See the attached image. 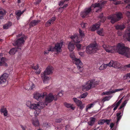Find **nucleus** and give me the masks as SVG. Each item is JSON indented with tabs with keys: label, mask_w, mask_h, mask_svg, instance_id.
I'll return each instance as SVG.
<instances>
[{
	"label": "nucleus",
	"mask_w": 130,
	"mask_h": 130,
	"mask_svg": "<svg viewBox=\"0 0 130 130\" xmlns=\"http://www.w3.org/2000/svg\"><path fill=\"white\" fill-rule=\"evenodd\" d=\"M88 93L87 92H85V93L82 94L79 97V98H85L87 95Z\"/></svg>",
	"instance_id": "e433bc0d"
},
{
	"label": "nucleus",
	"mask_w": 130,
	"mask_h": 130,
	"mask_svg": "<svg viewBox=\"0 0 130 130\" xmlns=\"http://www.w3.org/2000/svg\"><path fill=\"white\" fill-rule=\"evenodd\" d=\"M62 91H61L60 92H59L57 94V95H56V98L57 99L58 96H62Z\"/></svg>",
	"instance_id": "3c124183"
},
{
	"label": "nucleus",
	"mask_w": 130,
	"mask_h": 130,
	"mask_svg": "<svg viewBox=\"0 0 130 130\" xmlns=\"http://www.w3.org/2000/svg\"><path fill=\"white\" fill-rule=\"evenodd\" d=\"M46 93L44 92L42 94L37 93L35 94L34 96V98L36 99L37 101H39L41 99L44 98L45 97H46L45 100L43 102H39V103H42V104H44L43 108L45 105L47 106L48 103L51 102L53 100H57V98H56V95H53L52 93H50L47 96H46Z\"/></svg>",
	"instance_id": "f257e3e1"
},
{
	"label": "nucleus",
	"mask_w": 130,
	"mask_h": 130,
	"mask_svg": "<svg viewBox=\"0 0 130 130\" xmlns=\"http://www.w3.org/2000/svg\"><path fill=\"white\" fill-rule=\"evenodd\" d=\"M73 100L77 105L79 107V108L80 109L82 110L85 107V104H83L81 101L75 98H73Z\"/></svg>",
	"instance_id": "4468645a"
},
{
	"label": "nucleus",
	"mask_w": 130,
	"mask_h": 130,
	"mask_svg": "<svg viewBox=\"0 0 130 130\" xmlns=\"http://www.w3.org/2000/svg\"><path fill=\"white\" fill-rule=\"evenodd\" d=\"M100 19V20L99 22H100L101 24V22L104 23L105 22L106 20V18L105 17H103L102 18H101Z\"/></svg>",
	"instance_id": "8fccbe9b"
},
{
	"label": "nucleus",
	"mask_w": 130,
	"mask_h": 130,
	"mask_svg": "<svg viewBox=\"0 0 130 130\" xmlns=\"http://www.w3.org/2000/svg\"><path fill=\"white\" fill-rule=\"evenodd\" d=\"M0 111L1 113H3L4 116H7L8 114V111L6 108L4 106H2L1 107Z\"/></svg>",
	"instance_id": "412c9836"
},
{
	"label": "nucleus",
	"mask_w": 130,
	"mask_h": 130,
	"mask_svg": "<svg viewBox=\"0 0 130 130\" xmlns=\"http://www.w3.org/2000/svg\"><path fill=\"white\" fill-rule=\"evenodd\" d=\"M6 13V11L4 10H0V19H2Z\"/></svg>",
	"instance_id": "473e14b6"
},
{
	"label": "nucleus",
	"mask_w": 130,
	"mask_h": 130,
	"mask_svg": "<svg viewBox=\"0 0 130 130\" xmlns=\"http://www.w3.org/2000/svg\"><path fill=\"white\" fill-rule=\"evenodd\" d=\"M18 48L16 47L12 48L11 49L9 52V54L11 55L14 54L15 52L17 51Z\"/></svg>",
	"instance_id": "a878e982"
},
{
	"label": "nucleus",
	"mask_w": 130,
	"mask_h": 130,
	"mask_svg": "<svg viewBox=\"0 0 130 130\" xmlns=\"http://www.w3.org/2000/svg\"><path fill=\"white\" fill-rule=\"evenodd\" d=\"M25 39V37H22L21 38L18 39L15 41L13 44V45L15 46L18 47L20 46L22 44H24L25 42L24 40Z\"/></svg>",
	"instance_id": "9b49d317"
},
{
	"label": "nucleus",
	"mask_w": 130,
	"mask_h": 130,
	"mask_svg": "<svg viewBox=\"0 0 130 130\" xmlns=\"http://www.w3.org/2000/svg\"><path fill=\"white\" fill-rule=\"evenodd\" d=\"M125 26L124 24H121L120 25H117L116 26V29L118 30H122L125 28Z\"/></svg>",
	"instance_id": "7c9ffc66"
},
{
	"label": "nucleus",
	"mask_w": 130,
	"mask_h": 130,
	"mask_svg": "<svg viewBox=\"0 0 130 130\" xmlns=\"http://www.w3.org/2000/svg\"><path fill=\"white\" fill-rule=\"evenodd\" d=\"M40 21V20H33L30 23L29 26L30 27H33L37 25Z\"/></svg>",
	"instance_id": "b1692460"
},
{
	"label": "nucleus",
	"mask_w": 130,
	"mask_h": 130,
	"mask_svg": "<svg viewBox=\"0 0 130 130\" xmlns=\"http://www.w3.org/2000/svg\"><path fill=\"white\" fill-rule=\"evenodd\" d=\"M94 105L93 103L90 104L87 106L86 108L87 109H90L91 107H92Z\"/></svg>",
	"instance_id": "49530a36"
},
{
	"label": "nucleus",
	"mask_w": 130,
	"mask_h": 130,
	"mask_svg": "<svg viewBox=\"0 0 130 130\" xmlns=\"http://www.w3.org/2000/svg\"><path fill=\"white\" fill-rule=\"evenodd\" d=\"M43 126L46 127H48L50 126V124L47 122H44L43 123Z\"/></svg>",
	"instance_id": "09e8293b"
},
{
	"label": "nucleus",
	"mask_w": 130,
	"mask_h": 130,
	"mask_svg": "<svg viewBox=\"0 0 130 130\" xmlns=\"http://www.w3.org/2000/svg\"><path fill=\"white\" fill-rule=\"evenodd\" d=\"M125 14L128 18L130 19V12L127 11L125 13Z\"/></svg>",
	"instance_id": "864d4df0"
},
{
	"label": "nucleus",
	"mask_w": 130,
	"mask_h": 130,
	"mask_svg": "<svg viewBox=\"0 0 130 130\" xmlns=\"http://www.w3.org/2000/svg\"><path fill=\"white\" fill-rule=\"evenodd\" d=\"M97 50L98 46L96 43H92L87 47L86 52L87 54H91L95 53Z\"/></svg>",
	"instance_id": "0eeeda50"
},
{
	"label": "nucleus",
	"mask_w": 130,
	"mask_h": 130,
	"mask_svg": "<svg viewBox=\"0 0 130 130\" xmlns=\"http://www.w3.org/2000/svg\"><path fill=\"white\" fill-rule=\"evenodd\" d=\"M107 66H109V63L108 64L103 63L99 68V69L100 70H103L106 69Z\"/></svg>",
	"instance_id": "c756f323"
},
{
	"label": "nucleus",
	"mask_w": 130,
	"mask_h": 130,
	"mask_svg": "<svg viewBox=\"0 0 130 130\" xmlns=\"http://www.w3.org/2000/svg\"><path fill=\"white\" fill-rule=\"evenodd\" d=\"M21 126L23 130H26V129L27 127L26 126H23L22 125H21Z\"/></svg>",
	"instance_id": "680f3d73"
},
{
	"label": "nucleus",
	"mask_w": 130,
	"mask_h": 130,
	"mask_svg": "<svg viewBox=\"0 0 130 130\" xmlns=\"http://www.w3.org/2000/svg\"><path fill=\"white\" fill-rule=\"evenodd\" d=\"M35 85L34 84L32 83L31 85L30 86L29 88H28L27 87H26L25 89L26 90H31L32 89H33Z\"/></svg>",
	"instance_id": "79ce46f5"
},
{
	"label": "nucleus",
	"mask_w": 130,
	"mask_h": 130,
	"mask_svg": "<svg viewBox=\"0 0 130 130\" xmlns=\"http://www.w3.org/2000/svg\"><path fill=\"white\" fill-rule=\"evenodd\" d=\"M5 60V58L3 57H2L1 58V56H0V66H7V64L6 63Z\"/></svg>",
	"instance_id": "4be33fe9"
},
{
	"label": "nucleus",
	"mask_w": 130,
	"mask_h": 130,
	"mask_svg": "<svg viewBox=\"0 0 130 130\" xmlns=\"http://www.w3.org/2000/svg\"><path fill=\"white\" fill-rule=\"evenodd\" d=\"M124 90L123 88L116 89L112 90V93H115L116 92L121 91Z\"/></svg>",
	"instance_id": "37998d69"
},
{
	"label": "nucleus",
	"mask_w": 130,
	"mask_h": 130,
	"mask_svg": "<svg viewBox=\"0 0 130 130\" xmlns=\"http://www.w3.org/2000/svg\"><path fill=\"white\" fill-rule=\"evenodd\" d=\"M79 36L74 35L71 36L70 38L73 40L75 43H79L82 40V38L84 36V34L80 29H79Z\"/></svg>",
	"instance_id": "423d86ee"
},
{
	"label": "nucleus",
	"mask_w": 130,
	"mask_h": 130,
	"mask_svg": "<svg viewBox=\"0 0 130 130\" xmlns=\"http://www.w3.org/2000/svg\"><path fill=\"white\" fill-rule=\"evenodd\" d=\"M63 43V42H58L56 43L54 47L52 46V48L53 51L57 52V53L61 52L62 51L61 48Z\"/></svg>",
	"instance_id": "1a4fd4ad"
},
{
	"label": "nucleus",
	"mask_w": 130,
	"mask_h": 130,
	"mask_svg": "<svg viewBox=\"0 0 130 130\" xmlns=\"http://www.w3.org/2000/svg\"><path fill=\"white\" fill-rule=\"evenodd\" d=\"M87 25V24L85 23H82L81 24V26L83 28H85Z\"/></svg>",
	"instance_id": "5fc2aeb1"
},
{
	"label": "nucleus",
	"mask_w": 130,
	"mask_h": 130,
	"mask_svg": "<svg viewBox=\"0 0 130 130\" xmlns=\"http://www.w3.org/2000/svg\"><path fill=\"white\" fill-rule=\"evenodd\" d=\"M24 11H23L22 12H21L20 10H18L16 11L15 14L17 16L20 17Z\"/></svg>",
	"instance_id": "c9c22d12"
},
{
	"label": "nucleus",
	"mask_w": 130,
	"mask_h": 130,
	"mask_svg": "<svg viewBox=\"0 0 130 130\" xmlns=\"http://www.w3.org/2000/svg\"><path fill=\"white\" fill-rule=\"evenodd\" d=\"M49 51L53 52L52 48V46H51L49 47L48 48L47 50H45L44 52V54H48Z\"/></svg>",
	"instance_id": "f704fd0d"
},
{
	"label": "nucleus",
	"mask_w": 130,
	"mask_h": 130,
	"mask_svg": "<svg viewBox=\"0 0 130 130\" xmlns=\"http://www.w3.org/2000/svg\"><path fill=\"white\" fill-rule=\"evenodd\" d=\"M93 81V80H90L86 82V84L83 87V90L88 91L90 90L91 88L93 87H92V85L91 83Z\"/></svg>",
	"instance_id": "ddd939ff"
},
{
	"label": "nucleus",
	"mask_w": 130,
	"mask_h": 130,
	"mask_svg": "<svg viewBox=\"0 0 130 130\" xmlns=\"http://www.w3.org/2000/svg\"><path fill=\"white\" fill-rule=\"evenodd\" d=\"M101 25L100 22H98L92 25L90 27L91 30L92 31H94L95 30L98 29L100 28Z\"/></svg>",
	"instance_id": "a211bd4d"
},
{
	"label": "nucleus",
	"mask_w": 130,
	"mask_h": 130,
	"mask_svg": "<svg viewBox=\"0 0 130 130\" xmlns=\"http://www.w3.org/2000/svg\"><path fill=\"white\" fill-rule=\"evenodd\" d=\"M126 78L125 79H127L128 77L130 78V73L126 74Z\"/></svg>",
	"instance_id": "338daca9"
},
{
	"label": "nucleus",
	"mask_w": 130,
	"mask_h": 130,
	"mask_svg": "<svg viewBox=\"0 0 130 130\" xmlns=\"http://www.w3.org/2000/svg\"><path fill=\"white\" fill-rule=\"evenodd\" d=\"M64 106L68 108H70L71 109L74 110V107H72L73 105L70 104H69L67 102H65L64 104Z\"/></svg>",
	"instance_id": "cd10ccee"
},
{
	"label": "nucleus",
	"mask_w": 130,
	"mask_h": 130,
	"mask_svg": "<svg viewBox=\"0 0 130 130\" xmlns=\"http://www.w3.org/2000/svg\"><path fill=\"white\" fill-rule=\"evenodd\" d=\"M103 47L107 52L113 53L116 50L118 52V51L117 49L118 45L117 46H112L108 45H103Z\"/></svg>",
	"instance_id": "6e6552de"
},
{
	"label": "nucleus",
	"mask_w": 130,
	"mask_h": 130,
	"mask_svg": "<svg viewBox=\"0 0 130 130\" xmlns=\"http://www.w3.org/2000/svg\"><path fill=\"white\" fill-rule=\"evenodd\" d=\"M107 18L108 19L110 20V22L114 24L122 18V14L121 12H119L116 14L110 15Z\"/></svg>",
	"instance_id": "39448f33"
},
{
	"label": "nucleus",
	"mask_w": 130,
	"mask_h": 130,
	"mask_svg": "<svg viewBox=\"0 0 130 130\" xmlns=\"http://www.w3.org/2000/svg\"><path fill=\"white\" fill-rule=\"evenodd\" d=\"M125 67L130 68V63L129 64L126 65L124 66V68Z\"/></svg>",
	"instance_id": "69168bd1"
},
{
	"label": "nucleus",
	"mask_w": 130,
	"mask_h": 130,
	"mask_svg": "<svg viewBox=\"0 0 130 130\" xmlns=\"http://www.w3.org/2000/svg\"><path fill=\"white\" fill-rule=\"evenodd\" d=\"M8 77V75L6 73H4L0 77V84H4L6 83Z\"/></svg>",
	"instance_id": "dca6fc26"
},
{
	"label": "nucleus",
	"mask_w": 130,
	"mask_h": 130,
	"mask_svg": "<svg viewBox=\"0 0 130 130\" xmlns=\"http://www.w3.org/2000/svg\"><path fill=\"white\" fill-rule=\"evenodd\" d=\"M32 68L33 69L35 70H37L39 68V66L37 65L36 66L32 67Z\"/></svg>",
	"instance_id": "4d7b16f0"
},
{
	"label": "nucleus",
	"mask_w": 130,
	"mask_h": 130,
	"mask_svg": "<svg viewBox=\"0 0 130 130\" xmlns=\"http://www.w3.org/2000/svg\"><path fill=\"white\" fill-rule=\"evenodd\" d=\"M124 2L126 3H130V0H125Z\"/></svg>",
	"instance_id": "774afa93"
},
{
	"label": "nucleus",
	"mask_w": 130,
	"mask_h": 130,
	"mask_svg": "<svg viewBox=\"0 0 130 130\" xmlns=\"http://www.w3.org/2000/svg\"><path fill=\"white\" fill-rule=\"evenodd\" d=\"M53 68L51 66H49L46 68L43 73L41 74V76L43 79V82L45 83H47V81L50 79V77L47 76L53 73Z\"/></svg>",
	"instance_id": "20e7f679"
},
{
	"label": "nucleus",
	"mask_w": 130,
	"mask_h": 130,
	"mask_svg": "<svg viewBox=\"0 0 130 130\" xmlns=\"http://www.w3.org/2000/svg\"><path fill=\"white\" fill-rule=\"evenodd\" d=\"M73 61L74 63L76 65L79 72H82L83 70V68L82 67L83 63L80 60L79 58H75L74 60Z\"/></svg>",
	"instance_id": "f8f14e48"
},
{
	"label": "nucleus",
	"mask_w": 130,
	"mask_h": 130,
	"mask_svg": "<svg viewBox=\"0 0 130 130\" xmlns=\"http://www.w3.org/2000/svg\"><path fill=\"white\" fill-rule=\"evenodd\" d=\"M105 119H101L98 121V124H99L103 125L105 122Z\"/></svg>",
	"instance_id": "a19ab883"
},
{
	"label": "nucleus",
	"mask_w": 130,
	"mask_h": 130,
	"mask_svg": "<svg viewBox=\"0 0 130 130\" xmlns=\"http://www.w3.org/2000/svg\"><path fill=\"white\" fill-rule=\"evenodd\" d=\"M52 23V22H51L50 19L46 23L45 26L46 27H48L50 26L51 24Z\"/></svg>",
	"instance_id": "ea45409f"
},
{
	"label": "nucleus",
	"mask_w": 130,
	"mask_h": 130,
	"mask_svg": "<svg viewBox=\"0 0 130 130\" xmlns=\"http://www.w3.org/2000/svg\"><path fill=\"white\" fill-rule=\"evenodd\" d=\"M51 22H52V23L54 22L56 20V18L55 17H52L50 19Z\"/></svg>",
	"instance_id": "6e6d98bb"
},
{
	"label": "nucleus",
	"mask_w": 130,
	"mask_h": 130,
	"mask_svg": "<svg viewBox=\"0 0 130 130\" xmlns=\"http://www.w3.org/2000/svg\"><path fill=\"white\" fill-rule=\"evenodd\" d=\"M123 99V97L122 98L117 102L116 103V102L112 106H113L115 107L113 109V110L114 111L117 109L118 107L119 106L121 103Z\"/></svg>",
	"instance_id": "393cba45"
},
{
	"label": "nucleus",
	"mask_w": 130,
	"mask_h": 130,
	"mask_svg": "<svg viewBox=\"0 0 130 130\" xmlns=\"http://www.w3.org/2000/svg\"><path fill=\"white\" fill-rule=\"evenodd\" d=\"M107 2L106 1H103L101 3H99L98 4H92V6L94 7V8L96 7H98L99 8L98 11H99L101 10L102 8V7L104 6V4H105Z\"/></svg>",
	"instance_id": "f3484780"
},
{
	"label": "nucleus",
	"mask_w": 130,
	"mask_h": 130,
	"mask_svg": "<svg viewBox=\"0 0 130 130\" xmlns=\"http://www.w3.org/2000/svg\"><path fill=\"white\" fill-rule=\"evenodd\" d=\"M114 123H110V128L111 129L114 126Z\"/></svg>",
	"instance_id": "e2e57ef3"
},
{
	"label": "nucleus",
	"mask_w": 130,
	"mask_h": 130,
	"mask_svg": "<svg viewBox=\"0 0 130 130\" xmlns=\"http://www.w3.org/2000/svg\"><path fill=\"white\" fill-rule=\"evenodd\" d=\"M33 124L35 126H38L39 125V122L37 120H33L32 122Z\"/></svg>",
	"instance_id": "2f4dec72"
},
{
	"label": "nucleus",
	"mask_w": 130,
	"mask_h": 130,
	"mask_svg": "<svg viewBox=\"0 0 130 130\" xmlns=\"http://www.w3.org/2000/svg\"><path fill=\"white\" fill-rule=\"evenodd\" d=\"M76 46L78 49H80L81 47V45L80 44H77L76 45Z\"/></svg>",
	"instance_id": "052dcab7"
},
{
	"label": "nucleus",
	"mask_w": 130,
	"mask_h": 130,
	"mask_svg": "<svg viewBox=\"0 0 130 130\" xmlns=\"http://www.w3.org/2000/svg\"><path fill=\"white\" fill-rule=\"evenodd\" d=\"M111 97V96H105L104 98H103V100L104 101H108L110 99V98Z\"/></svg>",
	"instance_id": "c03bdc74"
},
{
	"label": "nucleus",
	"mask_w": 130,
	"mask_h": 130,
	"mask_svg": "<svg viewBox=\"0 0 130 130\" xmlns=\"http://www.w3.org/2000/svg\"><path fill=\"white\" fill-rule=\"evenodd\" d=\"M124 109H121L119 112L116 113L117 117V122H118L120 120L122 116L123 115Z\"/></svg>",
	"instance_id": "6ab92c4d"
},
{
	"label": "nucleus",
	"mask_w": 130,
	"mask_h": 130,
	"mask_svg": "<svg viewBox=\"0 0 130 130\" xmlns=\"http://www.w3.org/2000/svg\"><path fill=\"white\" fill-rule=\"evenodd\" d=\"M109 67H112L117 69H121L123 67L122 65L120 63L116 61H114L111 60L109 63Z\"/></svg>",
	"instance_id": "9d476101"
},
{
	"label": "nucleus",
	"mask_w": 130,
	"mask_h": 130,
	"mask_svg": "<svg viewBox=\"0 0 130 130\" xmlns=\"http://www.w3.org/2000/svg\"><path fill=\"white\" fill-rule=\"evenodd\" d=\"M12 25V23L9 21L3 25V28L4 29H7L10 28Z\"/></svg>",
	"instance_id": "5701e85b"
},
{
	"label": "nucleus",
	"mask_w": 130,
	"mask_h": 130,
	"mask_svg": "<svg viewBox=\"0 0 130 130\" xmlns=\"http://www.w3.org/2000/svg\"><path fill=\"white\" fill-rule=\"evenodd\" d=\"M69 0H61V1L60 2V3L59 4V5H62L65 2H66Z\"/></svg>",
	"instance_id": "a18cd8bd"
},
{
	"label": "nucleus",
	"mask_w": 130,
	"mask_h": 130,
	"mask_svg": "<svg viewBox=\"0 0 130 130\" xmlns=\"http://www.w3.org/2000/svg\"><path fill=\"white\" fill-rule=\"evenodd\" d=\"M96 32L100 36H103L104 35V29L103 28L100 29V30H97Z\"/></svg>",
	"instance_id": "c85d7f7f"
},
{
	"label": "nucleus",
	"mask_w": 130,
	"mask_h": 130,
	"mask_svg": "<svg viewBox=\"0 0 130 130\" xmlns=\"http://www.w3.org/2000/svg\"><path fill=\"white\" fill-rule=\"evenodd\" d=\"M111 94H112V91L103 92L102 93V94L107 95H110Z\"/></svg>",
	"instance_id": "4c0bfd02"
},
{
	"label": "nucleus",
	"mask_w": 130,
	"mask_h": 130,
	"mask_svg": "<svg viewBox=\"0 0 130 130\" xmlns=\"http://www.w3.org/2000/svg\"><path fill=\"white\" fill-rule=\"evenodd\" d=\"M73 40V41L70 42L69 43L68 46V48L69 51H73L75 48L74 45L76 43H75Z\"/></svg>",
	"instance_id": "aec40b11"
},
{
	"label": "nucleus",
	"mask_w": 130,
	"mask_h": 130,
	"mask_svg": "<svg viewBox=\"0 0 130 130\" xmlns=\"http://www.w3.org/2000/svg\"><path fill=\"white\" fill-rule=\"evenodd\" d=\"M99 18L101 19L103 18V17H105L103 16V14L102 13L100 14L99 16Z\"/></svg>",
	"instance_id": "0e129e2a"
},
{
	"label": "nucleus",
	"mask_w": 130,
	"mask_h": 130,
	"mask_svg": "<svg viewBox=\"0 0 130 130\" xmlns=\"http://www.w3.org/2000/svg\"><path fill=\"white\" fill-rule=\"evenodd\" d=\"M117 49L119 54L127 58L130 57V49L125 47L124 44L122 43H119Z\"/></svg>",
	"instance_id": "7ed1b4c3"
},
{
	"label": "nucleus",
	"mask_w": 130,
	"mask_h": 130,
	"mask_svg": "<svg viewBox=\"0 0 130 130\" xmlns=\"http://www.w3.org/2000/svg\"><path fill=\"white\" fill-rule=\"evenodd\" d=\"M91 80H93L92 82H91L92 85V87H95V86L99 84V81H95V80L94 79H91Z\"/></svg>",
	"instance_id": "72a5a7b5"
},
{
	"label": "nucleus",
	"mask_w": 130,
	"mask_h": 130,
	"mask_svg": "<svg viewBox=\"0 0 130 130\" xmlns=\"http://www.w3.org/2000/svg\"><path fill=\"white\" fill-rule=\"evenodd\" d=\"M90 121L88 122V124L89 125L92 126L94 124L95 119L94 118L91 117L90 118Z\"/></svg>",
	"instance_id": "bb28decb"
},
{
	"label": "nucleus",
	"mask_w": 130,
	"mask_h": 130,
	"mask_svg": "<svg viewBox=\"0 0 130 130\" xmlns=\"http://www.w3.org/2000/svg\"><path fill=\"white\" fill-rule=\"evenodd\" d=\"M62 120V119L61 118L57 119L55 120V121L57 123L60 122Z\"/></svg>",
	"instance_id": "603ef678"
},
{
	"label": "nucleus",
	"mask_w": 130,
	"mask_h": 130,
	"mask_svg": "<svg viewBox=\"0 0 130 130\" xmlns=\"http://www.w3.org/2000/svg\"><path fill=\"white\" fill-rule=\"evenodd\" d=\"M105 122H106L107 124L108 125L109 124L110 122L111 121V120L109 119H106L105 120Z\"/></svg>",
	"instance_id": "bf43d9fd"
},
{
	"label": "nucleus",
	"mask_w": 130,
	"mask_h": 130,
	"mask_svg": "<svg viewBox=\"0 0 130 130\" xmlns=\"http://www.w3.org/2000/svg\"><path fill=\"white\" fill-rule=\"evenodd\" d=\"M70 56V57L72 59L73 61L74 60L75 58H76L73 53H71Z\"/></svg>",
	"instance_id": "de8ad7c7"
},
{
	"label": "nucleus",
	"mask_w": 130,
	"mask_h": 130,
	"mask_svg": "<svg viewBox=\"0 0 130 130\" xmlns=\"http://www.w3.org/2000/svg\"><path fill=\"white\" fill-rule=\"evenodd\" d=\"M127 101L126 100H125L124 102L122 103L120 107L119 108V109L120 110L124 107L127 103Z\"/></svg>",
	"instance_id": "58836bf2"
},
{
	"label": "nucleus",
	"mask_w": 130,
	"mask_h": 130,
	"mask_svg": "<svg viewBox=\"0 0 130 130\" xmlns=\"http://www.w3.org/2000/svg\"><path fill=\"white\" fill-rule=\"evenodd\" d=\"M42 103L39 102L37 104H31L30 101H28L26 102V104L30 109L35 110L34 112V113L36 116H37L40 113L41 109L43 108L44 105Z\"/></svg>",
	"instance_id": "f03ea898"
},
{
	"label": "nucleus",
	"mask_w": 130,
	"mask_h": 130,
	"mask_svg": "<svg viewBox=\"0 0 130 130\" xmlns=\"http://www.w3.org/2000/svg\"><path fill=\"white\" fill-rule=\"evenodd\" d=\"M121 1H117L116 2H115L113 3V4L115 5H118L121 3Z\"/></svg>",
	"instance_id": "13d9d810"
},
{
	"label": "nucleus",
	"mask_w": 130,
	"mask_h": 130,
	"mask_svg": "<svg viewBox=\"0 0 130 130\" xmlns=\"http://www.w3.org/2000/svg\"><path fill=\"white\" fill-rule=\"evenodd\" d=\"M92 12L91 7L87 8L84 11L82 12L81 16L83 18H85L87 15H89Z\"/></svg>",
	"instance_id": "2eb2a0df"
}]
</instances>
